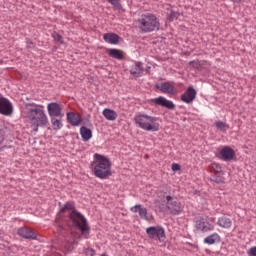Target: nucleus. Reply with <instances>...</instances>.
Here are the masks:
<instances>
[{"label":"nucleus","instance_id":"nucleus-1","mask_svg":"<svg viewBox=\"0 0 256 256\" xmlns=\"http://www.w3.org/2000/svg\"><path fill=\"white\" fill-rule=\"evenodd\" d=\"M26 116L29 119L31 128L34 133L39 131V127H47L49 125V118L45 113V106L36 103H27Z\"/></svg>","mask_w":256,"mask_h":256},{"label":"nucleus","instance_id":"nucleus-2","mask_svg":"<svg viewBox=\"0 0 256 256\" xmlns=\"http://www.w3.org/2000/svg\"><path fill=\"white\" fill-rule=\"evenodd\" d=\"M94 160L91 163V169L98 179H107L111 177V160L105 155L99 153L94 154Z\"/></svg>","mask_w":256,"mask_h":256},{"label":"nucleus","instance_id":"nucleus-3","mask_svg":"<svg viewBox=\"0 0 256 256\" xmlns=\"http://www.w3.org/2000/svg\"><path fill=\"white\" fill-rule=\"evenodd\" d=\"M134 122L135 125L140 129H143V131H159L160 125L155 116H150L145 113H137L134 117Z\"/></svg>","mask_w":256,"mask_h":256},{"label":"nucleus","instance_id":"nucleus-4","mask_svg":"<svg viewBox=\"0 0 256 256\" xmlns=\"http://www.w3.org/2000/svg\"><path fill=\"white\" fill-rule=\"evenodd\" d=\"M69 219L74 227H77L81 231L80 239H87L91 233V227H89V223H87V218L79 211L73 210L69 214Z\"/></svg>","mask_w":256,"mask_h":256},{"label":"nucleus","instance_id":"nucleus-5","mask_svg":"<svg viewBox=\"0 0 256 256\" xmlns=\"http://www.w3.org/2000/svg\"><path fill=\"white\" fill-rule=\"evenodd\" d=\"M139 29L142 33H152V31H159V20L153 14H145L138 19Z\"/></svg>","mask_w":256,"mask_h":256},{"label":"nucleus","instance_id":"nucleus-6","mask_svg":"<svg viewBox=\"0 0 256 256\" xmlns=\"http://www.w3.org/2000/svg\"><path fill=\"white\" fill-rule=\"evenodd\" d=\"M163 197L165 199L164 202L166 205V211H168L169 215H183L185 205H183V203H181L177 197L171 195H166Z\"/></svg>","mask_w":256,"mask_h":256},{"label":"nucleus","instance_id":"nucleus-7","mask_svg":"<svg viewBox=\"0 0 256 256\" xmlns=\"http://www.w3.org/2000/svg\"><path fill=\"white\" fill-rule=\"evenodd\" d=\"M146 234L149 239H152L153 241L158 239L160 243H164L165 239H167L165 235V228L161 225L146 228Z\"/></svg>","mask_w":256,"mask_h":256},{"label":"nucleus","instance_id":"nucleus-8","mask_svg":"<svg viewBox=\"0 0 256 256\" xmlns=\"http://www.w3.org/2000/svg\"><path fill=\"white\" fill-rule=\"evenodd\" d=\"M0 115L11 117L13 115V103L11 100L0 94Z\"/></svg>","mask_w":256,"mask_h":256},{"label":"nucleus","instance_id":"nucleus-9","mask_svg":"<svg viewBox=\"0 0 256 256\" xmlns=\"http://www.w3.org/2000/svg\"><path fill=\"white\" fill-rule=\"evenodd\" d=\"M47 111L49 117H65V113H63V107L57 102L48 103Z\"/></svg>","mask_w":256,"mask_h":256},{"label":"nucleus","instance_id":"nucleus-10","mask_svg":"<svg viewBox=\"0 0 256 256\" xmlns=\"http://www.w3.org/2000/svg\"><path fill=\"white\" fill-rule=\"evenodd\" d=\"M195 228L201 233H209L215 231V225L205 220V218H200L195 222Z\"/></svg>","mask_w":256,"mask_h":256},{"label":"nucleus","instance_id":"nucleus-11","mask_svg":"<svg viewBox=\"0 0 256 256\" xmlns=\"http://www.w3.org/2000/svg\"><path fill=\"white\" fill-rule=\"evenodd\" d=\"M17 234L19 235V237H22V239H28L30 241L37 240V233H35V231H33V229L29 227L18 228Z\"/></svg>","mask_w":256,"mask_h":256},{"label":"nucleus","instance_id":"nucleus-12","mask_svg":"<svg viewBox=\"0 0 256 256\" xmlns=\"http://www.w3.org/2000/svg\"><path fill=\"white\" fill-rule=\"evenodd\" d=\"M195 97H197V90L190 86L187 90L181 95V101L186 103L187 105H191L193 101H195Z\"/></svg>","mask_w":256,"mask_h":256},{"label":"nucleus","instance_id":"nucleus-13","mask_svg":"<svg viewBox=\"0 0 256 256\" xmlns=\"http://www.w3.org/2000/svg\"><path fill=\"white\" fill-rule=\"evenodd\" d=\"M151 103H154V105H158V107H164L165 109H175V104L173 103V101L167 100V98L163 96L151 99Z\"/></svg>","mask_w":256,"mask_h":256},{"label":"nucleus","instance_id":"nucleus-14","mask_svg":"<svg viewBox=\"0 0 256 256\" xmlns=\"http://www.w3.org/2000/svg\"><path fill=\"white\" fill-rule=\"evenodd\" d=\"M156 89L161 91V93H165L166 95H175L176 89L171 82H162L156 85Z\"/></svg>","mask_w":256,"mask_h":256},{"label":"nucleus","instance_id":"nucleus-15","mask_svg":"<svg viewBox=\"0 0 256 256\" xmlns=\"http://www.w3.org/2000/svg\"><path fill=\"white\" fill-rule=\"evenodd\" d=\"M130 74H132L133 77H143L145 75L143 63L138 61L132 64L130 67Z\"/></svg>","mask_w":256,"mask_h":256},{"label":"nucleus","instance_id":"nucleus-16","mask_svg":"<svg viewBox=\"0 0 256 256\" xmlns=\"http://www.w3.org/2000/svg\"><path fill=\"white\" fill-rule=\"evenodd\" d=\"M130 211L132 213H138L140 219H143L144 221H149V216L147 213V208L143 207L141 204H136L135 206H132L130 208Z\"/></svg>","mask_w":256,"mask_h":256},{"label":"nucleus","instance_id":"nucleus-17","mask_svg":"<svg viewBox=\"0 0 256 256\" xmlns=\"http://www.w3.org/2000/svg\"><path fill=\"white\" fill-rule=\"evenodd\" d=\"M222 161H233L235 157V150L229 146H224L220 151Z\"/></svg>","mask_w":256,"mask_h":256},{"label":"nucleus","instance_id":"nucleus-18","mask_svg":"<svg viewBox=\"0 0 256 256\" xmlns=\"http://www.w3.org/2000/svg\"><path fill=\"white\" fill-rule=\"evenodd\" d=\"M66 119L72 127H79L81 123V116H79V114H75V112H67Z\"/></svg>","mask_w":256,"mask_h":256},{"label":"nucleus","instance_id":"nucleus-19","mask_svg":"<svg viewBox=\"0 0 256 256\" xmlns=\"http://www.w3.org/2000/svg\"><path fill=\"white\" fill-rule=\"evenodd\" d=\"M109 57L112 59H117V61H123L125 59V53L123 50H119L117 48H110L107 50Z\"/></svg>","mask_w":256,"mask_h":256},{"label":"nucleus","instance_id":"nucleus-20","mask_svg":"<svg viewBox=\"0 0 256 256\" xmlns=\"http://www.w3.org/2000/svg\"><path fill=\"white\" fill-rule=\"evenodd\" d=\"M103 40L109 45H117L119 43V35L116 33H106L103 35Z\"/></svg>","mask_w":256,"mask_h":256},{"label":"nucleus","instance_id":"nucleus-21","mask_svg":"<svg viewBox=\"0 0 256 256\" xmlns=\"http://www.w3.org/2000/svg\"><path fill=\"white\" fill-rule=\"evenodd\" d=\"M50 121L54 131H60V129H63V117L52 116L50 117Z\"/></svg>","mask_w":256,"mask_h":256},{"label":"nucleus","instance_id":"nucleus-22","mask_svg":"<svg viewBox=\"0 0 256 256\" xmlns=\"http://www.w3.org/2000/svg\"><path fill=\"white\" fill-rule=\"evenodd\" d=\"M217 225L222 229H231L233 226V221H231V218L223 216L218 218Z\"/></svg>","mask_w":256,"mask_h":256},{"label":"nucleus","instance_id":"nucleus-23","mask_svg":"<svg viewBox=\"0 0 256 256\" xmlns=\"http://www.w3.org/2000/svg\"><path fill=\"white\" fill-rule=\"evenodd\" d=\"M80 135H81L82 141L87 142L93 137V131L87 128V126H82L80 127Z\"/></svg>","mask_w":256,"mask_h":256},{"label":"nucleus","instance_id":"nucleus-24","mask_svg":"<svg viewBox=\"0 0 256 256\" xmlns=\"http://www.w3.org/2000/svg\"><path fill=\"white\" fill-rule=\"evenodd\" d=\"M102 115L107 121H115L118 117L117 112L109 108H105L102 112Z\"/></svg>","mask_w":256,"mask_h":256},{"label":"nucleus","instance_id":"nucleus-25","mask_svg":"<svg viewBox=\"0 0 256 256\" xmlns=\"http://www.w3.org/2000/svg\"><path fill=\"white\" fill-rule=\"evenodd\" d=\"M54 227L56 228L55 233L57 235H60L61 237H66L65 233H66V229H65V224L63 222H61L60 220H56L54 222Z\"/></svg>","mask_w":256,"mask_h":256},{"label":"nucleus","instance_id":"nucleus-26","mask_svg":"<svg viewBox=\"0 0 256 256\" xmlns=\"http://www.w3.org/2000/svg\"><path fill=\"white\" fill-rule=\"evenodd\" d=\"M219 241H221V236L217 233H213L204 239V243H206V245H215V243H219Z\"/></svg>","mask_w":256,"mask_h":256},{"label":"nucleus","instance_id":"nucleus-27","mask_svg":"<svg viewBox=\"0 0 256 256\" xmlns=\"http://www.w3.org/2000/svg\"><path fill=\"white\" fill-rule=\"evenodd\" d=\"M65 211H77L75 209V203L73 202H66L64 205L60 207V212L65 213Z\"/></svg>","mask_w":256,"mask_h":256},{"label":"nucleus","instance_id":"nucleus-28","mask_svg":"<svg viewBox=\"0 0 256 256\" xmlns=\"http://www.w3.org/2000/svg\"><path fill=\"white\" fill-rule=\"evenodd\" d=\"M215 127L218 129V131H222V133H226L227 129H229V124L219 120L215 122Z\"/></svg>","mask_w":256,"mask_h":256},{"label":"nucleus","instance_id":"nucleus-29","mask_svg":"<svg viewBox=\"0 0 256 256\" xmlns=\"http://www.w3.org/2000/svg\"><path fill=\"white\" fill-rule=\"evenodd\" d=\"M52 39H54V42L56 43V45H64L65 44V40L63 39V36H61V34H59L57 32L52 33Z\"/></svg>","mask_w":256,"mask_h":256},{"label":"nucleus","instance_id":"nucleus-30","mask_svg":"<svg viewBox=\"0 0 256 256\" xmlns=\"http://www.w3.org/2000/svg\"><path fill=\"white\" fill-rule=\"evenodd\" d=\"M210 181H213V183H225V177L220 176L219 173H215L211 176Z\"/></svg>","mask_w":256,"mask_h":256},{"label":"nucleus","instance_id":"nucleus-31","mask_svg":"<svg viewBox=\"0 0 256 256\" xmlns=\"http://www.w3.org/2000/svg\"><path fill=\"white\" fill-rule=\"evenodd\" d=\"M65 244L64 247L66 249V251H73V242H71V240L67 239V237L65 236Z\"/></svg>","mask_w":256,"mask_h":256},{"label":"nucleus","instance_id":"nucleus-32","mask_svg":"<svg viewBox=\"0 0 256 256\" xmlns=\"http://www.w3.org/2000/svg\"><path fill=\"white\" fill-rule=\"evenodd\" d=\"M211 168L213 169L214 173H221V171H223L221 165L217 162L212 163Z\"/></svg>","mask_w":256,"mask_h":256},{"label":"nucleus","instance_id":"nucleus-33","mask_svg":"<svg viewBox=\"0 0 256 256\" xmlns=\"http://www.w3.org/2000/svg\"><path fill=\"white\" fill-rule=\"evenodd\" d=\"M108 3H111L113 7L119 9L121 7V2L119 0H107Z\"/></svg>","mask_w":256,"mask_h":256},{"label":"nucleus","instance_id":"nucleus-34","mask_svg":"<svg viewBox=\"0 0 256 256\" xmlns=\"http://www.w3.org/2000/svg\"><path fill=\"white\" fill-rule=\"evenodd\" d=\"M26 47L27 49H33L35 47V43L30 38H26Z\"/></svg>","mask_w":256,"mask_h":256},{"label":"nucleus","instance_id":"nucleus-35","mask_svg":"<svg viewBox=\"0 0 256 256\" xmlns=\"http://www.w3.org/2000/svg\"><path fill=\"white\" fill-rule=\"evenodd\" d=\"M247 255L248 256H256V246H253L250 249H248L247 250Z\"/></svg>","mask_w":256,"mask_h":256},{"label":"nucleus","instance_id":"nucleus-36","mask_svg":"<svg viewBox=\"0 0 256 256\" xmlns=\"http://www.w3.org/2000/svg\"><path fill=\"white\" fill-rule=\"evenodd\" d=\"M171 169H172V171H181V165H179L177 163H173L171 165Z\"/></svg>","mask_w":256,"mask_h":256},{"label":"nucleus","instance_id":"nucleus-37","mask_svg":"<svg viewBox=\"0 0 256 256\" xmlns=\"http://www.w3.org/2000/svg\"><path fill=\"white\" fill-rule=\"evenodd\" d=\"M5 141V135L3 134V130L0 128V145Z\"/></svg>","mask_w":256,"mask_h":256},{"label":"nucleus","instance_id":"nucleus-38","mask_svg":"<svg viewBox=\"0 0 256 256\" xmlns=\"http://www.w3.org/2000/svg\"><path fill=\"white\" fill-rule=\"evenodd\" d=\"M177 17V13L175 12H171L170 15H169V21H173V19Z\"/></svg>","mask_w":256,"mask_h":256},{"label":"nucleus","instance_id":"nucleus-39","mask_svg":"<svg viewBox=\"0 0 256 256\" xmlns=\"http://www.w3.org/2000/svg\"><path fill=\"white\" fill-rule=\"evenodd\" d=\"M3 149H11V146H3V147L1 148V151H3Z\"/></svg>","mask_w":256,"mask_h":256},{"label":"nucleus","instance_id":"nucleus-40","mask_svg":"<svg viewBox=\"0 0 256 256\" xmlns=\"http://www.w3.org/2000/svg\"><path fill=\"white\" fill-rule=\"evenodd\" d=\"M151 69V66H147L146 72L149 73V70Z\"/></svg>","mask_w":256,"mask_h":256},{"label":"nucleus","instance_id":"nucleus-41","mask_svg":"<svg viewBox=\"0 0 256 256\" xmlns=\"http://www.w3.org/2000/svg\"><path fill=\"white\" fill-rule=\"evenodd\" d=\"M71 235H75V232H71Z\"/></svg>","mask_w":256,"mask_h":256},{"label":"nucleus","instance_id":"nucleus-42","mask_svg":"<svg viewBox=\"0 0 256 256\" xmlns=\"http://www.w3.org/2000/svg\"><path fill=\"white\" fill-rule=\"evenodd\" d=\"M193 64V61L190 62V65Z\"/></svg>","mask_w":256,"mask_h":256}]
</instances>
